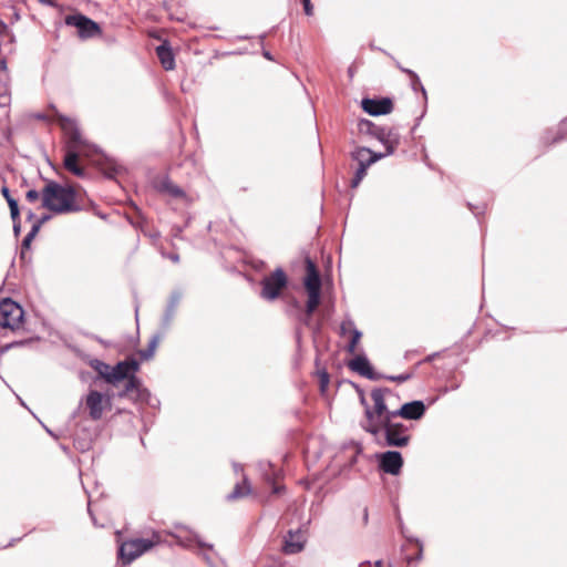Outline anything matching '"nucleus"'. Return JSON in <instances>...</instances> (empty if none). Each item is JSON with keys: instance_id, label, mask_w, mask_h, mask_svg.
Listing matches in <instances>:
<instances>
[{"instance_id": "18", "label": "nucleus", "mask_w": 567, "mask_h": 567, "mask_svg": "<svg viewBox=\"0 0 567 567\" xmlns=\"http://www.w3.org/2000/svg\"><path fill=\"white\" fill-rule=\"evenodd\" d=\"M306 270L307 274L303 279V286L306 291H321V277L316 264L312 261L310 257L306 258Z\"/></svg>"}, {"instance_id": "20", "label": "nucleus", "mask_w": 567, "mask_h": 567, "mask_svg": "<svg viewBox=\"0 0 567 567\" xmlns=\"http://www.w3.org/2000/svg\"><path fill=\"white\" fill-rule=\"evenodd\" d=\"M567 140V116L564 117L554 133L551 130H547L540 137L542 144L545 146H551Z\"/></svg>"}, {"instance_id": "2", "label": "nucleus", "mask_w": 567, "mask_h": 567, "mask_svg": "<svg viewBox=\"0 0 567 567\" xmlns=\"http://www.w3.org/2000/svg\"><path fill=\"white\" fill-rule=\"evenodd\" d=\"M391 393L388 388H375L371 391L373 406H367L365 420L361 421L360 426L374 437L383 434L388 446L404 447L411 440L408 434L409 427L395 421L396 416L390 415L385 395Z\"/></svg>"}, {"instance_id": "36", "label": "nucleus", "mask_w": 567, "mask_h": 567, "mask_svg": "<svg viewBox=\"0 0 567 567\" xmlns=\"http://www.w3.org/2000/svg\"><path fill=\"white\" fill-rule=\"evenodd\" d=\"M298 320H299L302 324H305V326L309 327V326L311 324L312 315H309V313L307 312V309H305V311H303V312H301V313L298 316Z\"/></svg>"}, {"instance_id": "57", "label": "nucleus", "mask_w": 567, "mask_h": 567, "mask_svg": "<svg viewBox=\"0 0 567 567\" xmlns=\"http://www.w3.org/2000/svg\"><path fill=\"white\" fill-rule=\"evenodd\" d=\"M40 2L48 4V6H54V0H40Z\"/></svg>"}, {"instance_id": "42", "label": "nucleus", "mask_w": 567, "mask_h": 567, "mask_svg": "<svg viewBox=\"0 0 567 567\" xmlns=\"http://www.w3.org/2000/svg\"><path fill=\"white\" fill-rule=\"evenodd\" d=\"M362 452V449L360 445H357L355 446V454L354 456L350 460L349 464L352 466L353 464L357 463V458H358V455Z\"/></svg>"}, {"instance_id": "29", "label": "nucleus", "mask_w": 567, "mask_h": 567, "mask_svg": "<svg viewBox=\"0 0 567 567\" xmlns=\"http://www.w3.org/2000/svg\"><path fill=\"white\" fill-rule=\"evenodd\" d=\"M350 333H351V340L347 347V351L349 353H353L355 351L357 344L359 343V341L362 337V332L359 329L353 328Z\"/></svg>"}, {"instance_id": "25", "label": "nucleus", "mask_w": 567, "mask_h": 567, "mask_svg": "<svg viewBox=\"0 0 567 567\" xmlns=\"http://www.w3.org/2000/svg\"><path fill=\"white\" fill-rule=\"evenodd\" d=\"M162 338V334L157 333L152 337L146 349L140 351L142 360L147 361L154 357L155 349Z\"/></svg>"}, {"instance_id": "12", "label": "nucleus", "mask_w": 567, "mask_h": 567, "mask_svg": "<svg viewBox=\"0 0 567 567\" xmlns=\"http://www.w3.org/2000/svg\"><path fill=\"white\" fill-rule=\"evenodd\" d=\"M390 415L392 416L417 421L424 416L426 406L423 401L414 400L402 404L400 409L390 410Z\"/></svg>"}, {"instance_id": "8", "label": "nucleus", "mask_w": 567, "mask_h": 567, "mask_svg": "<svg viewBox=\"0 0 567 567\" xmlns=\"http://www.w3.org/2000/svg\"><path fill=\"white\" fill-rule=\"evenodd\" d=\"M24 317L22 307L11 299L0 302V327L11 330L20 328Z\"/></svg>"}, {"instance_id": "47", "label": "nucleus", "mask_w": 567, "mask_h": 567, "mask_svg": "<svg viewBox=\"0 0 567 567\" xmlns=\"http://www.w3.org/2000/svg\"><path fill=\"white\" fill-rule=\"evenodd\" d=\"M167 258H168L169 260H172L173 262H175V264L179 261V255H178V254H174V252L168 254V255H167Z\"/></svg>"}, {"instance_id": "3", "label": "nucleus", "mask_w": 567, "mask_h": 567, "mask_svg": "<svg viewBox=\"0 0 567 567\" xmlns=\"http://www.w3.org/2000/svg\"><path fill=\"white\" fill-rule=\"evenodd\" d=\"M42 206L54 214L76 213L81 210L76 203V192L72 186H63L50 181L42 189Z\"/></svg>"}, {"instance_id": "59", "label": "nucleus", "mask_w": 567, "mask_h": 567, "mask_svg": "<svg viewBox=\"0 0 567 567\" xmlns=\"http://www.w3.org/2000/svg\"><path fill=\"white\" fill-rule=\"evenodd\" d=\"M382 566H383V561L382 560L374 561V567H382Z\"/></svg>"}, {"instance_id": "15", "label": "nucleus", "mask_w": 567, "mask_h": 567, "mask_svg": "<svg viewBox=\"0 0 567 567\" xmlns=\"http://www.w3.org/2000/svg\"><path fill=\"white\" fill-rule=\"evenodd\" d=\"M125 385L122 391L118 392L120 398L130 396L132 400H145L150 395L147 389L142 385L140 378L136 374H132L128 379H125Z\"/></svg>"}, {"instance_id": "30", "label": "nucleus", "mask_w": 567, "mask_h": 567, "mask_svg": "<svg viewBox=\"0 0 567 567\" xmlns=\"http://www.w3.org/2000/svg\"><path fill=\"white\" fill-rule=\"evenodd\" d=\"M367 171L368 169L364 168V165L358 166V168H357V171L354 173V176H353V178L351 181V187L352 188H357L360 185V183L362 182V179L367 175Z\"/></svg>"}, {"instance_id": "21", "label": "nucleus", "mask_w": 567, "mask_h": 567, "mask_svg": "<svg viewBox=\"0 0 567 567\" xmlns=\"http://www.w3.org/2000/svg\"><path fill=\"white\" fill-rule=\"evenodd\" d=\"M182 299L181 291H173L169 295L167 306L162 317V328L164 331L168 330L176 315L177 307Z\"/></svg>"}, {"instance_id": "62", "label": "nucleus", "mask_w": 567, "mask_h": 567, "mask_svg": "<svg viewBox=\"0 0 567 567\" xmlns=\"http://www.w3.org/2000/svg\"><path fill=\"white\" fill-rule=\"evenodd\" d=\"M94 339H95L96 341H99L100 343H104V341H103L101 338H99V337H94Z\"/></svg>"}, {"instance_id": "16", "label": "nucleus", "mask_w": 567, "mask_h": 567, "mask_svg": "<svg viewBox=\"0 0 567 567\" xmlns=\"http://www.w3.org/2000/svg\"><path fill=\"white\" fill-rule=\"evenodd\" d=\"M348 367L353 372H357L358 374L372 381H377L383 378L381 373L374 371L369 359L364 354L357 355L348 363Z\"/></svg>"}, {"instance_id": "64", "label": "nucleus", "mask_w": 567, "mask_h": 567, "mask_svg": "<svg viewBox=\"0 0 567 567\" xmlns=\"http://www.w3.org/2000/svg\"><path fill=\"white\" fill-rule=\"evenodd\" d=\"M45 431H47L50 435L55 436V435L52 433V431H51V430H49L48 427H45Z\"/></svg>"}, {"instance_id": "5", "label": "nucleus", "mask_w": 567, "mask_h": 567, "mask_svg": "<svg viewBox=\"0 0 567 567\" xmlns=\"http://www.w3.org/2000/svg\"><path fill=\"white\" fill-rule=\"evenodd\" d=\"M159 542L158 533H153V539L136 538L123 542L118 547V558L122 565H130Z\"/></svg>"}, {"instance_id": "34", "label": "nucleus", "mask_w": 567, "mask_h": 567, "mask_svg": "<svg viewBox=\"0 0 567 567\" xmlns=\"http://www.w3.org/2000/svg\"><path fill=\"white\" fill-rule=\"evenodd\" d=\"M35 236H33V233H28L27 236L23 238L21 248L22 250H27L30 248L32 240ZM24 256V251H21V257Z\"/></svg>"}, {"instance_id": "63", "label": "nucleus", "mask_w": 567, "mask_h": 567, "mask_svg": "<svg viewBox=\"0 0 567 567\" xmlns=\"http://www.w3.org/2000/svg\"><path fill=\"white\" fill-rule=\"evenodd\" d=\"M434 355H435V354L429 355V357L426 358V361H431V360H433Z\"/></svg>"}, {"instance_id": "48", "label": "nucleus", "mask_w": 567, "mask_h": 567, "mask_svg": "<svg viewBox=\"0 0 567 567\" xmlns=\"http://www.w3.org/2000/svg\"><path fill=\"white\" fill-rule=\"evenodd\" d=\"M360 403L364 406V412L367 411V406H370L362 392L360 393Z\"/></svg>"}, {"instance_id": "46", "label": "nucleus", "mask_w": 567, "mask_h": 567, "mask_svg": "<svg viewBox=\"0 0 567 567\" xmlns=\"http://www.w3.org/2000/svg\"><path fill=\"white\" fill-rule=\"evenodd\" d=\"M51 218L50 215L45 214V215H42L37 221L40 224V225H43L45 224L47 221H49Z\"/></svg>"}, {"instance_id": "44", "label": "nucleus", "mask_w": 567, "mask_h": 567, "mask_svg": "<svg viewBox=\"0 0 567 567\" xmlns=\"http://www.w3.org/2000/svg\"><path fill=\"white\" fill-rule=\"evenodd\" d=\"M8 25L6 22L0 20V35H4L8 32Z\"/></svg>"}, {"instance_id": "39", "label": "nucleus", "mask_w": 567, "mask_h": 567, "mask_svg": "<svg viewBox=\"0 0 567 567\" xmlns=\"http://www.w3.org/2000/svg\"><path fill=\"white\" fill-rule=\"evenodd\" d=\"M40 194L35 189H29L25 194V198L28 202H35L39 198Z\"/></svg>"}, {"instance_id": "60", "label": "nucleus", "mask_w": 567, "mask_h": 567, "mask_svg": "<svg viewBox=\"0 0 567 567\" xmlns=\"http://www.w3.org/2000/svg\"><path fill=\"white\" fill-rule=\"evenodd\" d=\"M18 344H21V342H12V343L8 344V346L6 347V349H9V348L16 347V346H18Z\"/></svg>"}, {"instance_id": "43", "label": "nucleus", "mask_w": 567, "mask_h": 567, "mask_svg": "<svg viewBox=\"0 0 567 567\" xmlns=\"http://www.w3.org/2000/svg\"><path fill=\"white\" fill-rule=\"evenodd\" d=\"M42 225H40L38 221H35L29 233H33V236H37Z\"/></svg>"}, {"instance_id": "51", "label": "nucleus", "mask_w": 567, "mask_h": 567, "mask_svg": "<svg viewBox=\"0 0 567 567\" xmlns=\"http://www.w3.org/2000/svg\"><path fill=\"white\" fill-rule=\"evenodd\" d=\"M368 519H369V512H368V508L365 507L363 509V522H364V524H368Z\"/></svg>"}, {"instance_id": "28", "label": "nucleus", "mask_w": 567, "mask_h": 567, "mask_svg": "<svg viewBox=\"0 0 567 567\" xmlns=\"http://www.w3.org/2000/svg\"><path fill=\"white\" fill-rule=\"evenodd\" d=\"M250 493V486L247 482V478L244 480V484H236L233 492L228 494L227 499L234 501L240 497H244Z\"/></svg>"}, {"instance_id": "37", "label": "nucleus", "mask_w": 567, "mask_h": 567, "mask_svg": "<svg viewBox=\"0 0 567 567\" xmlns=\"http://www.w3.org/2000/svg\"><path fill=\"white\" fill-rule=\"evenodd\" d=\"M384 378L389 381L402 383L408 381L411 378V374L388 375Z\"/></svg>"}, {"instance_id": "31", "label": "nucleus", "mask_w": 567, "mask_h": 567, "mask_svg": "<svg viewBox=\"0 0 567 567\" xmlns=\"http://www.w3.org/2000/svg\"><path fill=\"white\" fill-rule=\"evenodd\" d=\"M415 545L417 546V553L414 556H408L406 563L413 564L419 563L423 559V543L421 539H415Z\"/></svg>"}, {"instance_id": "24", "label": "nucleus", "mask_w": 567, "mask_h": 567, "mask_svg": "<svg viewBox=\"0 0 567 567\" xmlns=\"http://www.w3.org/2000/svg\"><path fill=\"white\" fill-rule=\"evenodd\" d=\"M1 194L3 195V197L6 198L8 205H9V208H10V215H11V219H19V205H18V200L14 199L11 195H10V190L7 186H3L1 188Z\"/></svg>"}, {"instance_id": "53", "label": "nucleus", "mask_w": 567, "mask_h": 567, "mask_svg": "<svg viewBox=\"0 0 567 567\" xmlns=\"http://www.w3.org/2000/svg\"><path fill=\"white\" fill-rule=\"evenodd\" d=\"M0 70L6 71L7 70V62L4 59L0 60Z\"/></svg>"}, {"instance_id": "52", "label": "nucleus", "mask_w": 567, "mask_h": 567, "mask_svg": "<svg viewBox=\"0 0 567 567\" xmlns=\"http://www.w3.org/2000/svg\"><path fill=\"white\" fill-rule=\"evenodd\" d=\"M233 466H234V471H235L236 473H238V472H241V471H243V466H241L240 464H238V463H234V465H233Z\"/></svg>"}, {"instance_id": "50", "label": "nucleus", "mask_w": 567, "mask_h": 567, "mask_svg": "<svg viewBox=\"0 0 567 567\" xmlns=\"http://www.w3.org/2000/svg\"><path fill=\"white\" fill-rule=\"evenodd\" d=\"M399 527H400V530H401V534L402 536H404L406 533H405V527L402 523V519L399 517Z\"/></svg>"}, {"instance_id": "11", "label": "nucleus", "mask_w": 567, "mask_h": 567, "mask_svg": "<svg viewBox=\"0 0 567 567\" xmlns=\"http://www.w3.org/2000/svg\"><path fill=\"white\" fill-rule=\"evenodd\" d=\"M138 369L140 363L133 358L120 361L112 367L111 380H109V383L116 385L118 382L128 379L132 374H135Z\"/></svg>"}, {"instance_id": "22", "label": "nucleus", "mask_w": 567, "mask_h": 567, "mask_svg": "<svg viewBox=\"0 0 567 567\" xmlns=\"http://www.w3.org/2000/svg\"><path fill=\"white\" fill-rule=\"evenodd\" d=\"M156 54L161 61L162 66L166 71H171V70L175 69L174 53L167 42H164L156 48Z\"/></svg>"}, {"instance_id": "10", "label": "nucleus", "mask_w": 567, "mask_h": 567, "mask_svg": "<svg viewBox=\"0 0 567 567\" xmlns=\"http://www.w3.org/2000/svg\"><path fill=\"white\" fill-rule=\"evenodd\" d=\"M154 188L162 195L172 199H179L185 204H190L192 198L186 192L176 185L168 176H157L153 181Z\"/></svg>"}, {"instance_id": "17", "label": "nucleus", "mask_w": 567, "mask_h": 567, "mask_svg": "<svg viewBox=\"0 0 567 567\" xmlns=\"http://www.w3.org/2000/svg\"><path fill=\"white\" fill-rule=\"evenodd\" d=\"M306 537L300 528L288 530L285 536L284 551L287 555H295L305 548Z\"/></svg>"}, {"instance_id": "9", "label": "nucleus", "mask_w": 567, "mask_h": 567, "mask_svg": "<svg viewBox=\"0 0 567 567\" xmlns=\"http://www.w3.org/2000/svg\"><path fill=\"white\" fill-rule=\"evenodd\" d=\"M64 22L69 27L76 28L79 38L83 40L94 38L101 32L100 25L82 13L69 14Z\"/></svg>"}, {"instance_id": "27", "label": "nucleus", "mask_w": 567, "mask_h": 567, "mask_svg": "<svg viewBox=\"0 0 567 567\" xmlns=\"http://www.w3.org/2000/svg\"><path fill=\"white\" fill-rule=\"evenodd\" d=\"M92 368L99 373L101 378L105 380L106 383H109V380H111L112 371V367L110 364L96 359L92 362Z\"/></svg>"}, {"instance_id": "56", "label": "nucleus", "mask_w": 567, "mask_h": 567, "mask_svg": "<svg viewBox=\"0 0 567 567\" xmlns=\"http://www.w3.org/2000/svg\"><path fill=\"white\" fill-rule=\"evenodd\" d=\"M262 55L267 59V60H272V55L269 51H264Z\"/></svg>"}, {"instance_id": "41", "label": "nucleus", "mask_w": 567, "mask_h": 567, "mask_svg": "<svg viewBox=\"0 0 567 567\" xmlns=\"http://www.w3.org/2000/svg\"><path fill=\"white\" fill-rule=\"evenodd\" d=\"M12 221H13V233H14V236L18 237L20 235V231H21L20 218L19 219H12Z\"/></svg>"}, {"instance_id": "26", "label": "nucleus", "mask_w": 567, "mask_h": 567, "mask_svg": "<svg viewBox=\"0 0 567 567\" xmlns=\"http://www.w3.org/2000/svg\"><path fill=\"white\" fill-rule=\"evenodd\" d=\"M307 293L306 309L309 315H313L321 302V291H307Z\"/></svg>"}, {"instance_id": "4", "label": "nucleus", "mask_w": 567, "mask_h": 567, "mask_svg": "<svg viewBox=\"0 0 567 567\" xmlns=\"http://www.w3.org/2000/svg\"><path fill=\"white\" fill-rule=\"evenodd\" d=\"M358 131L361 134H365L378 140L385 148H388V154H393L400 144V134L394 128L379 126L367 118L359 121Z\"/></svg>"}, {"instance_id": "55", "label": "nucleus", "mask_w": 567, "mask_h": 567, "mask_svg": "<svg viewBox=\"0 0 567 567\" xmlns=\"http://www.w3.org/2000/svg\"><path fill=\"white\" fill-rule=\"evenodd\" d=\"M282 488H284V487H281V486L274 485V487H272V493L278 494V493H280V492H281V489H282Z\"/></svg>"}, {"instance_id": "7", "label": "nucleus", "mask_w": 567, "mask_h": 567, "mask_svg": "<svg viewBox=\"0 0 567 567\" xmlns=\"http://www.w3.org/2000/svg\"><path fill=\"white\" fill-rule=\"evenodd\" d=\"M174 528L175 530L167 532V535L173 537L181 547L190 549L193 544H196L199 548L214 549L213 544L204 542L190 527L178 523L174 525Z\"/></svg>"}, {"instance_id": "58", "label": "nucleus", "mask_w": 567, "mask_h": 567, "mask_svg": "<svg viewBox=\"0 0 567 567\" xmlns=\"http://www.w3.org/2000/svg\"><path fill=\"white\" fill-rule=\"evenodd\" d=\"M34 217H35V215H34L31 210H30V212L28 213V215H27V219H28V220H31V219H33Z\"/></svg>"}, {"instance_id": "35", "label": "nucleus", "mask_w": 567, "mask_h": 567, "mask_svg": "<svg viewBox=\"0 0 567 567\" xmlns=\"http://www.w3.org/2000/svg\"><path fill=\"white\" fill-rule=\"evenodd\" d=\"M355 328L354 322L351 319L342 321L340 326V332L342 336H344L348 331L351 332V330Z\"/></svg>"}, {"instance_id": "14", "label": "nucleus", "mask_w": 567, "mask_h": 567, "mask_svg": "<svg viewBox=\"0 0 567 567\" xmlns=\"http://www.w3.org/2000/svg\"><path fill=\"white\" fill-rule=\"evenodd\" d=\"M361 106L364 112L372 116L385 115L391 113L393 110V103L390 97H365L361 101Z\"/></svg>"}, {"instance_id": "33", "label": "nucleus", "mask_w": 567, "mask_h": 567, "mask_svg": "<svg viewBox=\"0 0 567 567\" xmlns=\"http://www.w3.org/2000/svg\"><path fill=\"white\" fill-rule=\"evenodd\" d=\"M368 155L370 157V163L374 164L378 161H380L386 156H390L391 154H388V148H385V152H383V153L371 151V153H368Z\"/></svg>"}, {"instance_id": "13", "label": "nucleus", "mask_w": 567, "mask_h": 567, "mask_svg": "<svg viewBox=\"0 0 567 567\" xmlns=\"http://www.w3.org/2000/svg\"><path fill=\"white\" fill-rule=\"evenodd\" d=\"M379 467L386 474L398 475L403 466V457L399 451H386L378 455Z\"/></svg>"}, {"instance_id": "40", "label": "nucleus", "mask_w": 567, "mask_h": 567, "mask_svg": "<svg viewBox=\"0 0 567 567\" xmlns=\"http://www.w3.org/2000/svg\"><path fill=\"white\" fill-rule=\"evenodd\" d=\"M301 2H302V6H303L305 13L307 16H312L313 7L311 4V0H301Z\"/></svg>"}, {"instance_id": "54", "label": "nucleus", "mask_w": 567, "mask_h": 567, "mask_svg": "<svg viewBox=\"0 0 567 567\" xmlns=\"http://www.w3.org/2000/svg\"><path fill=\"white\" fill-rule=\"evenodd\" d=\"M270 466H271L270 463H264V462L259 463V467H260L261 471H265L266 467H270Z\"/></svg>"}, {"instance_id": "19", "label": "nucleus", "mask_w": 567, "mask_h": 567, "mask_svg": "<svg viewBox=\"0 0 567 567\" xmlns=\"http://www.w3.org/2000/svg\"><path fill=\"white\" fill-rule=\"evenodd\" d=\"M104 395L96 391V390H91L86 398H85V404H86V408L89 409V414H90V417L93 420V421H97L102 417L103 415V410H104Z\"/></svg>"}, {"instance_id": "6", "label": "nucleus", "mask_w": 567, "mask_h": 567, "mask_svg": "<svg viewBox=\"0 0 567 567\" xmlns=\"http://www.w3.org/2000/svg\"><path fill=\"white\" fill-rule=\"evenodd\" d=\"M288 285V277L282 268H276L270 275L261 280L260 297L272 301L277 299Z\"/></svg>"}, {"instance_id": "23", "label": "nucleus", "mask_w": 567, "mask_h": 567, "mask_svg": "<svg viewBox=\"0 0 567 567\" xmlns=\"http://www.w3.org/2000/svg\"><path fill=\"white\" fill-rule=\"evenodd\" d=\"M368 153H371L369 147L360 146L351 152V158L358 162L359 166L364 165V168L368 169L372 165Z\"/></svg>"}, {"instance_id": "38", "label": "nucleus", "mask_w": 567, "mask_h": 567, "mask_svg": "<svg viewBox=\"0 0 567 567\" xmlns=\"http://www.w3.org/2000/svg\"><path fill=\"white\" fill-rule=\"evenodd\" d=\"M319 377H320V388L322 391H324V389L329 384V374L327 371L323 370L322 372H320Z\"/></svg>"}, {"instance_id": "45", "label": "nucleus", "mask_w": 567, "mask_h": 567, "mask_svg": "<svg viewBox=\"0 0 567 567\" xmlns=\"http://www.w3.org/2000/svg\"><path fill=\"white\" fill-rule=\"evenodd\" d=\"M401 71L409 75L410 80L414 78V75H417L413 70L401 68Z\"/></svg>"}, {"instance_id": "32", "label": "nucleus", "mask_w": 567, "mask_h": 567, "mask_svg": "<svg viewBox=\"0 0 567 567\" xmlns=\"http://www.w3.org/2000/svg\"><path fill=\"white\" fill-rule=\"evenodd\" d=\"M411 87L414 92L421 91L423 96L426 99V90L421 83L419 75H414V78L411 79Z\"/></svg>"}, {"instance_id": "61", "label": "nucleus", "mask_w": 567, "mask_h": 567, "mask_svg": "<svg viewBox=\"0 0 567 567\" xmlns=\"http://www.w3.org/2000/svg\"><path fill=\"white\" fill-rule=\"evenodd\" d=\"M37 117H38L39 120H45V118H47L44 114H38V115H37Z\"/></svg>"}, {"instance_id": "1", "label": "nucleus", "mask_w": 567, "mask_h": 567, "mask_svg": "<svg viewBox=\"0 0 567 567\" xmlns=\"http://www.w3.org/2000/svg\"><path fill=\"white\" fill-rule=\"evenodd\" d=\"M59 120L68 135L63 158L64 168L76 177H86V171L79 164L80 158L84 157L101 169L107 178H113L118 172L113 159L103 154L96 145L84 140L73 121L63 115H59Z\"/></svg>"}, {"instance_id": "49", "label": "nucleus", "mask_w": 567, "mask_h": 567, "mask_svg": "<svg viewBox=\"0 0 567 567\" xmlns=\"http://www.w3.org/2000/svg\"><path fill=\"white\" fill-rule=\"evenodd\" d=\"M403 537H404L408 542L413 543V544H415V539H419L417 537H414V536H411V535H408V534H405Z\"/></svg>"}]
</instances>
